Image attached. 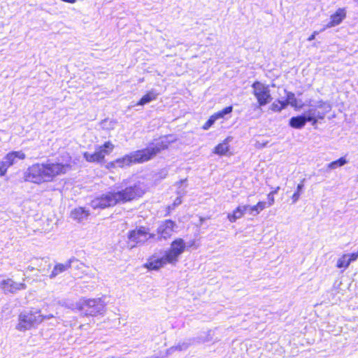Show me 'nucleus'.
<instances>
[{
	"label": "nucleus",
	"mask_w": 358,
	"mask_h": 358,
	"mask_svg": "<svg viewBox=\"0 0 358 358\" xmlns=\"http://www.w3.org/2000/svg\"><path fill=\"white\" fill-rule=\"evenodd\" d=\"M267 207L265 201H259L256 205L251 206V215H257Z\"/></svg>",
	"instance_id": "nucleus-22"
},
{
	"label": "nucleus",
	"mask_w": 358,
	"mask_h": 358,
	"mask_svg": "<svg viewBox=\"0 0 358 358\" xmlns=\"http://www.w3.org/2000/svg\"><path fill=\"white\" fill-rule=\"evenodd\" d=\"M89 215V211L81 207L75 208L71 212V218L78 222L87 220Z\"/></svg>",
	"instance_id": "nucleus-14"
},
{
	"label": "nucleus",
	"mask_w": 358,
	"mask_h": 358,
	"mask_svg": "<svg viewBox=\"0 0 358 358\" xmlns=\"http://www.w3.org/2000/svg\"><path fill=\"white\" fill-rule=\"evenodd\" d=\"M78 309L83 310L85 315L96 316L102 314L105 310L106 303L100 299H82L78 303Z\"/></svg>",
	"instance_id": "nucleus-7"
},
{
	"label": "nucleus",
	"mask_w": 358,
	"mask_h": 358,
	"mask_svg": "<svg viewBox=\"0 0 358 358\" xmlns=\"http://www.w3.org/2000/svg\"><path fill=\"white\" fill-rule=\"evenodd\" d=\"M78 266L80 268H86V266L83 264H82V263H80Z\"/></svg>",
	"instance_id": "nucleus-39"
},
{
	"label": "nucleus",
	"mask_w": 358,
	"mask_h": 358,
	"mask_svg": "<svg viewBox=\"0 0 358 358\" xmlns=\"http://www.w3.org/2000/svg\"><path fill=\"white\" fill-rule=\"evenodd\" d=\"M176 227V224L171 220L162 222L157 229V239L161 241L170 238Z\"/></svg>",
	"instance_id": "nucleus-11"
},
{
	"label": "nucleus",
	"mask_w": 358,
	"mask_h": 358,
	"mask_svg": "<svg viewBox=\"0 0 358 358\" xmlns=\"http://www.w3.org/2000/svg\"><path fill=\"white\" fill-rule=\"evenodd\" d=\"M44 320L43 315L39 311L23 312L19 315L18 324L16 329L24 331L38 325Z\"/></svg>",
	"instance_id": "nucleus-6"
},
{
	"label": "nucleus",
	"mask_w": 358,
	"mask_h": 358,
	"mask_svg": "<svg viewBox=\"0 0 358 358\" xmlns=\"http://www.w3.org/2000/svg\"><path fill=\"white\" fill-rule=\"evenodd\" d=\"M144 194L143 189L139 185L113 192H108L95 198L91 201V206L96 208H106L113 206L119 203H125L141 196Z\"/></svg>",
	"instance_id": "nucleus-3"
},
{
	"label": "nucleus",
	"mask_w": 358,
	"mask_h": 358,
	"mask_svg": "<svg viewBox=\"0 0 358 358\" xmlns=\"http://www.w3.org/2000/svg\"><path fill=\"white\" fill-rule=\"evenodd\" d=\"M114 148L115 145L110 141H107L103 145L97 147L92 154L84 152L83 157L89 162H101L106 155H108L113 150Z\"/></svg>",
	"instance_id": "nucleus-9"
},
{
	"label": "nucleus",
	"mask_w": 358,
	"mask_h": 358,
	"mask_svg": "<svg viewBox=\"0 0 358 358\" xmlns=\"http://www.w3.org/2000/svg\"><path fill=\"white\" fill-rule=\"evenodd\" d=\"M11 166L8 162L4 157L2 161L0 162V176H3L7 172L8 169Z\"/></svg>",
	"instance_id": "nucleus-26"
},
{
	"label": "nucleus",
	"mask_w": 358,
	"mask_h": 358,
	"mask_svg": "<svg viewBox=\"0 0 358 358\" xmlns=\"http://www.w3.org/2000/svg\"><path fill=\"white\" fill-rule=\"evenodd\" d=\"M355 1L358 2V0H355Z\"/></svg>",
	"instance_id": "nucleus-40"
},
{
	"label": "nucleus",
	"mask_w": 358,
	"mask_h": 358,
	"mask_svg": "<svg viewBox=\"0 0 358 358\" xmlns=\"http://www.w3.org/2000/svg\"><path fill=\"white\" fill-rule=\"evenodd\" d=\"M189 345H190V343L188 342H185V341L180 342L178 345L170 348L167 350V353L171 354L172 352H173L176 350H179V351L186 350L189 348Z\"/></svg>",
	"instance_id": "nucleus-23"
},
{
	"label": "nucleus",
	"mask_w": 358,
	"mask_h": 358,
	"mask_svg": "<svg viewBox=\"0 0 358 358\" xmlns=\"http://www.w3.org/2000/svg\"><path fill=\"white\" fill-rule=\"evenodd\" d=\"M169 144V141L166 138H162L146 149L134 151L121 158L117 159L110 163V166L112 167L124 168L132 164L143 163L154 157L162 150L167 149Z\"/></svg>",
	"instance_id": "nucleus-4"
},
{
	"label": "nucleus",
	"mask_w": 358,
	"mask_h": 358,
	"mask_svg": "<svg viewBox=\"0 0 358 358\" xmlns=\"http://www.w3.org/2000/svg\"><path fill=\"white\" fill-rule=\"evenodd\" d=\"M346 12L343 8H338L334 15L331 16V22H341L345 17Z\"/></svg>",
	"instance_id": "nucleus-24"
},
{
	"label": "nucleus",
	"mask_w": 358,
	"mask_h": 358,
	"mask_svg": "<svg viewBox=\"0 0 358 358\" xmlns=\"http://www.w3.org/2000/svg\"><path fill=\"white\" fill-rule=\"evenodd\" d=\"M279 189H280V187H277L275 189H274L273 191H271L270 192V194H272V195H274L278 193Z\"/></svg>",
	"instance_id": "nucleus-37"
},
{
	"label": "nucleus",
	"mask_w": 358,
	"mask_h": 358,
	"mask_svg": "<svg viewBox=\"0 0 358 358\" xmlns=\"http://www.w3.org/2000/svg\"><path fill=\"white\" fill-rule=\"evenodd\" d=\"M285 92L287 95V99L286 101H284V103H286V106L287 105H291L292 107L295 108H301L303 107V104L301 103V101H298L296 99L294 94L292 92H288L285 90Z\"/></svg>",
	"instance_id": "nucleus-17"
},
{
	"label": "nucleus",
	"mask_w": 358,
	"mask_h": 358,
	"mask_svg": "<svg viewBox=\"0 0 358 358\" xmlns=\"http://www.w3.org/2000/svg\"><path fill=\"white\" fill-rule=\"evenodd\" d=\"M71 267V262H66L65 263H57L55 265L51 273L49 275L50 279L56 278L58 275L67 271Z\"/></svg>",
	"instance_id": "nucleus-13"
},
{
	"label": "nucleus",
	"mask_w": 358,
	"mask_h": 358,
	"mask_svg": "<svg viewBox=\"0 0 358 358\" xmlns=\"http://www.w3.org/2000/svg\"><path fill=\"white\" fill-rule=\"evenodd\" d=\"M194 244L195 241H192L187 245L184 239L177 238L171 242L169 248L164 251V255L162 257L152 255L145 266L150 270H158L167 264L176 266L186 248L192 247Z\"/></svg>",
	"instance_id": "nucleus-2"
},
{
	"label": "nucleus",
	"mask_w": 358,
	"mask_h": 358,
	"mask_svg": "<svg viewBox=\"0 0 358 358\" xmlns=\"http://www.w3.org/2000/svg\"><path fill=\"white\" fill-rule=\"evenodd\" d=\"M267 198L268 200L267 207L273 206L275 202L274 195H272V194L269 193L267 196Z\"/></svg>",
	"instance_id": "nucleus-32"
},
{
	"label": "nucleus",
	"mask_w": 358,
	"mask_h": 358,
	"mask_svg": "<svg viewBox=\"0 0 358 358\" xmlns=\"http://www.w3.org/2000/svg\"><path fill=\"white\" fill-rule=\"evenodd\" d=\"M245 208L242 205L238 206L231 213L227 215V218L231 222H235L237 220L241 219L245 214Z\"/></svg>",
	"instance_id": "nucleus-19"
},
{
	"label": "nucleus",
	"mask_w": 358,
	"mask_h": 358,
	"mask_svg": "<svg viewBox=\"0 0 358 358\" xmlns=\"http://www.w3.org/2000/svg\"><path fill=\"white\" fill-rule=\"evenodd\" d=\"M211 333H212L211 330L208 331H207V336H206V338H201V341L202 342H208V341H211L213 339V336L211 335Z\"/></svg>",
	"instance_id": "nucleus-34"
},
{
	"label": "nucleus",
	"mask_w": 358,
	"mask_h": 358,
	"mask_svg": "<svg viewBox=\"0 0 358 358\" xmlns=\"http://www.w3.org/2000/svg\"><path fill=\"white\" fill-rule=\"evenodd\" d=\"M347 160L345 157H341L338 160L334 161L328 164V168L329 169H336L339 166H342L347 164Z\"/></svg>",
	"instance_id": "nucleus-25"
},
{
	"label": "nucleus",
	"mask_w": 358,
	"mask_h": 358,
	"mask_svg": "<svg viewBox=\"0 0 358 358\" xmlns=\"http://www.w3.org/2000/svg\"><path fill=\"white\" fill-rule=\"evenodd\" d=\"M71 159H57L55 162L48 160L45 163H36L29 166L24 173V180L36 184L49 182L61 175L69 171L71 168Z\"/></svg>",
	"instance_id": "nucleus-1"
},
{
	"label": "nucleus",
	"mask_w": 358,
	"mask_h": 358,
	"mask_svg": "<svg viewBox=\"0 0 358 358\" xmlns=\"http://www.w3.org/2000/svg\"><path fill=\"white\" fill-rule=\"evenodd\" d=\"M252 87L253 94L260 106H265L271 101L272 98L268 85L260 82H255Z\"/></svg>",
	"instance_id": "nucleus-10"
},
{
	"label": "nucleus",
	"mask_w": 358,
	"mask_h": 358,
	"mask_svg": "<svg viewBox=\"0 0 358 358\" xmlns=\"http://www.w3.org/2000/svg\"><path fill=\"white\" fill-rule=\"evenodd\" d=\"M217 120V117L215 114L211 115L208 120L203 125L202 128L204 130H208L210 127L215 123V122Z\"/></svg>",
	"instance_id": "nucleus-29"
},
{
	"label": "nucleus",
	"mask_w": 358,
	"mask_h": 358,
	"mask_svg": "<svg viewBox=\"0 0 358 358\" xmlns=\"http://www.w3.org/2000/svg\"><path fill=\"white\" fill-rule=\"evenodd\" d=\"M350 264L349 259L345 254H343L336 261V266L338 268L345 271Z\"/></svg>",
	"instance_id": "nucleus-21"
},
{
	"label": "nucleus",
	"mask_w": 358,
	"mask_h": 358,
	"mask_svg": "<svg viewBox=\"0 0 358 358\" xmlns=\"http://www.w3.org/2000/svg\"><path fill=\"white\" fill-rule=\"evenodd\" d=\"M43 317H44V320H49L52 317H53V315H43Z\"/></svg>",
	"instance_id": "nucleus-38"
},
{
	"label": "nucleus",
	"mask_w": 358,
	"mask_h": 358,
	"mask_svg": "<svg viewBox=\"0 0 358 358\" xmlns=\"http://www.w3.org/2000/svg\"><path fill=\"white\" fill-rule=\"evenodd\" d=\"M357 252H358V250H357Z\"/></svg>",
	"instance_id": "nucleus-41"
},
{
	"label": "nucleus",
	"mask_w": 358,
	"mask_h": 358,
	"mask_svg": "<svg viewBox=\"0 0 358 358\" xmlns=\"http://www.w3.org/2000/svg\"><path fill=\"white\" fill-rule=\"evenodd\" d=\"M243 206V208H245L244 211H245V213H248L250 215H251V206H250V205H242Z\"/></svg>",
	"instance_id": "nucleus-35"
},
{
	"label": "nucleus",
	"mask_w": 358,
	"mask_h": 358,
	"mask_svg": "<svg viewBox=\"0 0 358 358\" xmlns=\"http://www.w3.org/2000/svg\"><path fill=\"white\" fill-rule=\"evenodd\" d=\"M181 203H182L181 197H180V196H178V197L175 199V201H174V202H173V203L172 206H169V208L173 209L175 207L178 206V205H180Z\"/></svg>",
	"instance_id": "nucleus-33"
},
{
	"label": "nucleus",
	"mask_w": 358,
	"mask_h": 358,
	"mask_svg": "<svg viewBox=\"0 0 358 358\" xmlns=\"http://www.w3.org/2000/svg\"><path fill=\"white\" fill-rule=\"evenodd\" d=\"M318 34V32L315 31L308 38V41H313V39H315V36Z\"/></svg>",
	"instance_id": "nucleus-36"
},
{
	"label": "nucleus",
	"mask_w": 358,
	"mask_h": 358,
	"mask_svg": "<svg viewBox=\"0 0 358 358\" xmlns=\"http://www.w3.org/2000/svg\"><path fill=\"white\" fill-rule=\"evenodd\" d=\"M310 108L305 112L308 122L315 125L318 120H322L329 113L331 107L329 103L322 100L308 104Z\"/></svg>",
	"instance_id": "nucleus-5"
},
{
	"label": "nucleus",
	"mask_w": 358,
	"mask_h": 358,
	"mask_svg": "<svg viewBox=\"0 0 358 358\" xmlns=\"http://www.w3.org/2000/svg\"><path fill=\"white\" fill-rule=\"evenodd\" d=\"M303 186L304 185H303V182H301L297 185V190L295 193H294V194L292 196V202L294 203H296L299 199L300 192L302 190V189L303 188Z\"/></svg>",
	"instance_id": "nucleus-28"
},
{
	"label": "nucleus",
	"mask_w": 358,
	"mask_h": 358,
	"mask_svg": "<svg viewBox=\"0 0 358 358\" xmlns=\"http://www.w3.org/2000/svg\"><path fill=\"white\" fill-rule=\"evenodd\" d=\"M158 93L155 90H151L146 94H145L141 100L138 102V106H143L147 104L152 101L155 100L157 98Z\"/></svg>",
	"instance_id": "nucleus-20"
},
{
	"label": "nucleus",
	"mask_w": 358,
	"mask_h": 358,
	"mask_svg": "<svg viewBox=\"0 0 358 358\" xmlns=\"http://www.w3.org/2000/svg\"><path fill=\"white\" fill-rule=\"evenodd\" d=\"M232 111V106H228L222 110L221 111L215 113L217 119L223 117L225 115L229 114Z\"/></svg>",
	"instance_id": "nucleus-30"
},
{
	"label": "nucleus",
	"mask_w": 358,
	"mask_h": 358,
	"mask_svg": "<svg viewBox=\"0 0 358 358\" xmlns=\"http://www.w3.org/2000/svg\"><path fill=\"white\" fill-rule=\"evenodd\" d=\"M231 137L226 138L222 143H219L215 148L213 152L218 155H226L229 150V143L231 141Z\"/></svg>",
	"instance_id": "nucleus-15"
},
{
	"label": "nucleus",
	"mask_w": 358,
	"mask_h": 358,
	"mask_svg": "<svg viewBox=\"0 0 358 358\" xmlns=\"http://www.w3.org/2000/svg\"><path fill=\"white\" fill-rule=\"evenodd\" d=\"M25 154L22 151H13L8 152L4 157L8 162L10 166L16 162V159H24L25 158Z\"/></svg>",
	"instance_id": "nucleus-18"
},
{
	"label": "nucleus",
	"mask_w": 358,
	"mask_h": 358,
	"mask_svg": "<svg viewBox=\"0 0 358 358\" xmlns=\"http://www.w3.org/2000/svg\"><path fill=\"white\" fill-rule=\"evenodd\" d=\"M155 236V234H150L145 227H140L129 232L128 246L133 248L138 244H144L149 239L154 238Z\"/></svg>",
	"instance_id": "nucleus-8"
},
{
	"label": "nucleus",
	"mask_w": 358,
	"mask_h": 358,
	"mask_svg": "<svg viewBox=\"0 0 358 358\" xmlns=\"http://www.w3.org/2000/svg\"><path fill=\"white\" fill-rule=\"evenodd\" d=\"M286 107V103L284 101H278L274 102L271 106V109L275 112H279Z\"/></svg>",
	"instance_id": "nucleus-27"
},
{
	"label": "nucleus",
	"mask_w": 358,
	"mask_h": 358,
	"mask_svg": "<svg viewBox=\"0 0 358 358\" xmlns=\"http://www.w3.org/2000/svg\"><path fill=\"white\" fill-rule=\"evenodd\" d=\"M350 264L358 259V252L345 254Z\"/></svg>",
	"instance_id": "nucleus-31"
},
{
	"label": "nucleus",
	"mask_w": 358,
	"mask_h": 358,
	"mask_svg": "<svg viewBox=\"0 0 358 358\" xmlns=\"http://www.w3.org/2000/svg\"><path fill=\"white\" fill-rule=\"evenodd\" d=\"M306 122L308 120L306 115L303 114V115L292 117L289 120V125L295 129H301L305 126Z\"/></svg>",
	"instance_id": "nucleus-16"
},
{
	"label": "nucleus",
	"mask_w": 358,
	"mask_h": 358,
	"mask_svg": "<svg viewBox=\"0 0 358 358\" xmlns=\"http://www.w3.org/2000/svg\"><path fill=\"white\" fill-rule=\"evenodd\" d=\"M0 288L3 289L4 292L15 293L18 290L26 289V285L24 283L16 282L12 279L8 278L0 282Z\"/></svg>",
	"instance_id": "nucleus-12"
}]
</instances>
